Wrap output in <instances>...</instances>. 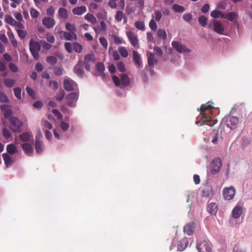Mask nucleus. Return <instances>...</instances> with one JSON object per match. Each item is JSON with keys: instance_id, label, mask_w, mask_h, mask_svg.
I'll return each instance as SVG.
<instances>
[{"instance_id": "603ef678", "label": "nucleus", "mask_w": 252, "mask_h": 252, "mask_svg": "<svg viewBox=\"0 0 252 252\" xmlns=\"http://www.w3.org/2000/svg\"><path fill=\"white\" fill-rule=\"evenodd\" d=\"M64 95L65 92L63 90H61L56 94V98L57 100L61 101L63 99Z\"/></svg>"}, {"instance_id": "20e7f679", "label": "nucleus", "mask_w": 252, "mask_h": 252, "mask_svg": "<svg viewBox=\"0 0 252 252\" xmlns=\"http://www.w3.org/2000/svg\"><path fill=\"white\" fill-rule=\"evenodd\" d=\"M9 127L14 132H20L21 131L23 123L16 117H12L9 120Z\"/></svg>"}, {"instance_id": "a211bd4d", "label": "nucleus", "mask_w": 252, "mask_h": 252, "mask_svg": "<svg viewBox=\"0 0 252 252\" xmlns=\"http://www.w3.org/2000/svg\"><path fill=\"white\" fill-rule=\"evenodd\" d=\"M133 58L135 63V66L139 68L143 67L142 63L141 62V58L138 52L135 50L132 51Z\"/></svg>"}, {"instance_id": "1a4fd4ad", "label": "nucleus", "mask_w": 252, "mask_h": 252, "mask_svg": "<svg viewBox=\"0 0 252 252\" xmlns=\"http://www.w3.org/2000/svg\"><path fill=\"white\" fill-rule=\"evenodd\" d=\"M126 34L130 44L134 47L139 48V40L137 35L131 31L127 32Z\"/></svg>"}, {"instance_id": "bf43d9fd", "label": "nucleus", "mask_w": 252, "mask_h": 252, "mask_svg": "<svg viewBox=\"0 0 252 252\" xmlns=\"http://www.w3.org/2000/svg\"><path fill=\"white\" fill-rule=\"evenodd\" d=\"M46 61L48 63H49L52 64H54L56 63L57 62V58L54 56L48 57L46 59Z\"/></svg>"}, {"instance_id": "4468645a", "label": "nucleus", "mask_w": 252, "mask_h": 252, "mask_svg": "<svg viewBox=\"0 0 252 252\" xmlns=\"http://www.w3.org/2000/svg\"><path fill=\"white\" fill-rule=\"evenodd\" d=\"M77 86V84L71 79H65L63 81V87L67 92L72 91Z\"/></svg>"}, {"instance_id": "f8f14e48", "label": "nucleus", "mask_w": 252, "mask_h": 252, "mask_svg": "<svg viewBox=\"0 0 252 252\" xmlns=\"http://www.w3.org/2000/svg\"><path fill=\"white\" fill-rule=\"evenodd\" d=\"M213 26V30L215 32L220 35H225V28L223 24L220 21H214Z\"/></svg>"}, {"instance_id": "ea45409f", "label": "nucleus", "mask_w": 252, "mask_h": 252, "mask_svg": "<svg viewBox=\"0 0 252 252\" xmlns=\"http://www.w3.org/2000/svg\"><path fill=\"white\" fill-rule=\"evenodd\" d=\"M125 17V14L124 12L122 11H118L116 12V15L115 16V20L117 22H120L123 18Z\"/></svg>"}, {"instance_id": "2eb2a0df", "label": "nucleus", "mask_w": 252, "mask_h": 252, "mask_svg": "<svg viewBox=\"0 0 252 252\" xmlns=\"http://www.w3.org/2000/svg\"><path fill=\"white\" fill-rule=\"evenodd\" d=\"M83 64L81 61L77 62L74 68V73L79 77H83L84 76V71L83 69Z\"/></svg>"}, {"instance_id": "7c9ffc66", "label": "nucleus", "mask_w": 252, "mask_h": 252, "mask_svg": "<svg viewBox=\"0 0 252 252\" xmlns=\"http://www.w3.org/2000/svg\"><path fill=\"white\" fill-rule=\"evenodd\" d=\"M2 156L6 166L7 167L10 166L12 164L11 158L6 153L3 154Z\"/></svg>"}, {"instance_id": "f704fd0d", "label": "nucleus", "mask_w": 252, "mask_h": 252, "mask_svg": "<svg viewBox=\"0 0 252 252\" xmlns=\"http://www.w3.org/2000/svg\"><path fill=\"white\" fill-rule=\"evenodd\" d=\"M85 19L92 24H95L97 22L96 18L93 14L88 13L85 16Z\"/></svg>"}, {"instance_id": "de8ad7c7", "label": "nucleus", "mask_w": 252, "mask_h": 252, "mask_svg": "<svg viewBox=\"0 0 252 252\" xmlns=\"http://www.w3.org/2000/svg\"><path fill=\"white\" fill-rule=\"evenodd\" d=\"M26 90L28 94L33 99H35L36 98L35 93L33 90L31 89L29 87H27L26 88Z\"/></svg>"}, {"instance_id": "39448f33", "label": "nucleus", "mask_w": 252, "mask_h": 252, "mask_svg": "<svg viewBox=\"0 0 252 252\" xmlns=\"http://www.w3.org/2000/svg\"><path fill=\"white\" fill-rule=\"evenodd\" d=\"M196 249L199 252H211V244L206 240L198 241Z\"/></svg>"}, {"instance_id": "423d86ee", "label": "nucleus", "mask_w": 252, "mask_h": 252, "mask_svg": "<svg viewBox=\"0 0 252 252\" xmlns=\"http://www.w3.org/2000/svg\"><path fill=\"white\" fill-rule=\"evenodd\" d=\"M95 61L96 59L95 55L93 54H89L84 57L83 64L84 65L85 68L87 70L90 71L91 67L94 64Z\"/></svg>"}, {"instance_id": "052dcab7", "label": "nucleus", "mask_w": 252, "mask_h": 252, "mask_svg": "<svg viewBox=\"0 0 252 252\" xmlns=\"http://www.w3.org/2000/svg\"><path fill=\"white\" fill-rule=\"evenodd\" d=\"M40 42L42 44L43 48L46 50H49L52 47V45L51 44L47 43L44 40L41 41Z\"/></svg>"}, {"instance_id": "680f3d73", "label": "nucleus", "mask_w": 252, "mask_h": 252, "mask_svg": "<svg viewBox=\"0 0 252 252\" xmlns=\"http://www.w3.org/2000/svg\"><path fill=\"white\" fill-rule=\"evenodd\" d=\"M9 67L13 72H17L18 71V68L17 66L14 63H11L9 64Z\"/></svg>"}, {"instance_id": "72a5a7b5", "label": "nucleus", "mask_w": 252, "mask_h": 252, "mask_svg": "<svg viewBox=\"0 0 252 252\" xmlns=\"http://www.w3.org/2000/svg\"><path fill=\"white\" fill-rule=\"evenodd\" d=\"M6 151L9 154L13 155L16 152V147L13 144H9L6 147Z\"/></svg>"}, {"instance_id": "4d7b16f0", "label": "nucleus", "mask_w": 252, "mask_h": 252, "mask_svg": "<svg viewBox=\"0 0 252 252\" xmlns=\"http://www.w3.org/2000/svg\"><path fill=\"white\" fill-rule=\"evenodd\" d=\"M74 50L77 53H81L82 51L83 47L81 44L78 43H75L74 44Z\"/></svg>"}, {"instance_id": "aec40b11", "label": "nucleus", "mask_w": 252, "mask_h": 252, "mask_svg": "<svg viewBox=\"0 0 252 252\" xmlns=\"http://www.w3.org/2000/svg\"><path fill=\"white\" fill-rule=\"evenodd\" d=\"M218 206L216 203H208L207 207V212L212 215H215L218 211Z\"/></svg>"}, {"instance_id": "c85d7f7f", "label": "nucleus", "mask_w": 252, "mask_h": 252, "mask_svg": "<svg viewBox=\"0 0 252 252\" xmlns=\"http://www.w3.org/2000/svg\"><path fill=\"white\" fill-rule=\"evenodd\" d=\"M42 146L43 143L42 142L39 140V139L37 138V137H36V140H35V149L36 151V153L37 154H40L42 151Z\"/></svg>"}, {"instance_id": "37998d69", "label": "nucleus", "mask_w": 252, "mask_h": 252, "mask_svg": "<svg viewBox=\"0 0 252 252\" xmlns=\"http://www.w3.org/2000/svg\"><path fill=\"white\" fill-rule=\"evenodd\" d=\"M233 252H246V250L244 247L237 244L234 247Z\"/></svg>"}, {"instance_id": "e2e57ef3", "label": "nucleus", "mask_w": 252, "mask_h": 252, "mask_svg": "<svg viewBox=\"0 0 252 252\" xmlns=\"http://www.w3.org/2000/svg\"><path fill=\"white\" fill-rule=\"evenodd\" d=\"M183 18L187 22H189L192 20V16L190 13H187L184 15Z\"/></svg>"}, {"instance_id": "c03bdc74", "label": "nucleus", "mask_w": 252, "mask_h": 252, "mask_svg": "<svg viewBox=\"0 0 252 252\" xmlns=\"http://www.w3.org/2000/svg\"><path fill=\"white\" fill-rule=\"evenodd\" d=\"M5 22L11 25H15L17 23V22L14 20L11 16H6L5 17Z\"/></svg>"}, {"instance_id": "3c124183", "label": "nucleus", "mask_w": 252, "mask_h": 252, "mask_svg": "<svg viewBox=\"0 0 252 252\" xmlns=\"http://www.w3.org/2000/svg\"><path fill=\"white\" fill-rule=\"evenodd\" d=\"M134 26L138 30L142 31L145 30V25L143 22L137 21L135 23Z\"/></svg>"}, {"instance_id": "ddd939ff", "label": "nucleus", "mask_w": 252, "mask_h": 252, "mask_svg": "<svg viewBox=\"0 0 252 252\" xmlns=\"http://www.w3.org/2000/svg\"><path fill=\"white\" fill-rule=\"evenodd\" d=\"M238 122L239 119L237 117L229 116L226 118V126L231 129H233L236 127Z\"/></svg>"}, {"instance_id": "13d9d810", "label": "nucleus", "mask_w": 252, "mask_h": 252, "mask_svg": "<svg viewBox=\"0 0 252 252\" xmlns=\"http://www.w3.org/2000/svg\"><path fill=\"white\" fill-rule=\"evenodd\" d=\"M16 31L20 38L23 39L26 37L27 35L26 31L20 29L17 30Z\"/></svg>"}, {"instance_id": "a878e982", "label": "nucleus", "mask_w": 252, "mask_h": 252, "mask_svg": "<svg viewBox=\"0 0 252 252\" xmlns=\"http://www.w3.org/2000/svg\"><path fill=\"white\" fill-rule=\"evenodd\" d=\"M242 213V208L241 206H237L232 211V216L235 219L239 218Z\"/></svg>"}, {"instance_id": "8fccbe9b", "label": "nucleus", "mask_w": 252, "mask_h": 252, "mask_svg": "<svg viewBox=\"0 0 252 252\" xmlns=\"http://www.w3.org/2000/svg\"><path fill=\"white\" fill-rule=\"evenodd\" d=\"M117 67L118 69L122 72H124L126 71L125 65L122 62H119L117 63Z\"/></svg>"}, {"instance_id": "58836bf2", "label": "nucleus", "mask_w": 252, "mask_h": 252, "mask_svg": "<svg viewBox=\"0 0 252 252\" xmlns=\"http://www.w3.org/2000/svg\"><path fill=\"white\" fill-rule=\"evenodd\" d=\"M47 17H53L55 14V9L53 6L48 7L46 10Z\"/></svg>"}, {"instance_id": "4c0bfd02", "label": "nucleus", "mask_w": 252, "mask_h": 252, "mask_svg": "<svg viewBox=\"0 0 252 252\" xmlns=\"http://www.w3.org/2000/svg\"><path fill=\"white\" fill-rule=\"evenodd\" d=\"M2 135L3 137L8 140L12 139V135L10 131L6 128L4 127L2 129Z\"/></svg>"}, {"instance_id": "393cba45", "label": "nucleus", "mask_w": 252, "mask_h": 252, "mask_svg": "<svg viewBox=\"0 0 252 252\" xmlns=\"http://www.w3.org/2000/svg\"><path fill=\"white\" fill-rule=\"evenodd\" d=\"M19 137L23 142H29L31 140V138H33V136L31 132H25L20 134Z\"/></svg>"}, {"instance_id": "49530a36", "label": "nucleus", "mask_w": 252, "mask_h": 252, "mask_svg": "<svg viewBox=\"0 0 252 252\" xmlns=\"http://www.w3.org/2000/svg\"><path fill=\"white\" fill-rule=\"evenodd\" d=\"M66 29L70 31L71 32L75 33L76 29L75 26L69 23H67L65 25Z\"/></svg>"}, {"instance_id": "774afa93", "label": "nucleus", "mask_w": 252, "mask_h": 252, "mask_svg": "<svg viewBox=\"0 0 252 252\" xmlns=\"http://www.w3.org/2000/svg\"><path fill=\"white\" fill-rule=\"evenodd\" d=\"M155 19L157 21H159L162 18V13L159 11H156L155 12Z\"/></svg>"}, {"instance_id": "4be33fe9", "label": "nucleus", "mask_w": 252, "mask_h": 252, "mask_svg": "<svg viewBox=\"0 0 252 252\" xmlns=\"http://www.w3.org/2000/svg\"><path fill=\"white\" fill-rule=\"evenodd\" d=\"M189 244L188 240L187 238H183L178 242V250L180 251H183L187 248Z\"/></svg>"}, {"instance_id": "dca6fc26", "label": "nucleus", "mask_w": 252, "mask_h": 252, "mask_svg": "<svg viewBox=\"0 0 252 252\" xmlns=\"http://www.w3.org/2000/svg\"><path fill=\"white\" fill-rule=\"evenodd\" d=\"M0 108L3 112L4 117L8 120L13 117L12 116V111L9 108V106L7 105H1L0 106Z\"/></svg>"}, {"instance_id": "6ab92c4d", "label": "nucleus", "mask_w": 252, "mask_h": 252, "mask_svg": "<svg viewBox=\"0 0 252 252\" xmlns=\"http://www.w3.org/2000/svg\"><path fill=\"white\" fill-rule=\"evenodd\" d=\"M195 228V224L193 222H189L184 227V232L188 235H191L194 232Z\"/></svg>"}, {"instance_id": "09e8293b", "label": "nucleus", "mask_w": 252, "mask_h": 252, "mask_svg": "<svg viewBox=\"0 0 252 252\" xmlns=\"http://www.w3.org/2000/svg\"><path fill=\"white\" fill-rule=\"evenodd\" d=\"M119 51V52H120V54L121 55V56L122 57H123L124 58H126L128 56V51L125 47H120Z\"/></svg>"}, {"instance_id": "c9c22d12", "label": "nucleus", "mask_w": 252, "mask_h": 252, "mask_svg": "<svg viewBox=\"0 0 252 252\" xmlns=\"http://www.w3.org/2000/svg\"><path fill=\"white\" fill-rule=\"evenodd\" d=\"M172 9L177 13H183L185 11V8L184 6L178 4H174Z\"/></svg>"}, {"instance_id": "cd10ccee", "label": "nucleus", "mask_w": 252, "mask_h": 252, "mask_svg": "<svg viewBox=\"0 0 252 252\" xmlns=\"http://www.w3.org/2000/svg\"><path fill=\"white\" fill-rule=\"evenodd\" d=\"M63 37L66 40H71L72 39H76L77 38L75 33L68 32H63Z\"/></svg>"}, {"instance_id": "0eeeda50", "label": "nucleus", "mask_w": 252, "mask_h": 252, "mask_svg": "<svg viewBox=\"0 0 252 252\" xmlns=\"http://www.w3.org/2000/svg\"><path fill=\"white\" fill-rule=\"evenodd\" d=\"M221 166V160L220 158H217L213 159L211 164V173L213 175L216 174L219 172Z\"/></svg>"}, {"instance_id": "473e14b6", "label": "nucleus", "mask_w": 252, "mask_h": 252, "mask_svg": "<svg viewBox=\"0 0 252 252\" xmlns=\"http://www.w3.org/2000/svg\"><path fill=\"white\" fill-rule=\"evenodd\" d=\"M157 35L159 38L164 40L167 38V34L165 30L158 29L157 32Z\"/></svg>"}, {"instance_id": "338daca9", "label": "nucleus", "mask_w": 252, "mask_h": 252, "mask_svg": "<svg viewBox=\"0 0 252 252\" xmlns=\"http://www.w3.org/2000/svg\"><path fill=\"white\" fill-rule=\"evenodd\" d=\"M99 42L104 48H107L108 45L107 41L104 37H100Z\"/></svg>"}, {"instance_id": "9b49d317", "label": "nucleus", "mask_w": 252, "mask_h": 252, "mask_svg": "<svg viewBox=\"0 0 252 252\" xmlns=\"http://www.w3.org/2000/svg\"><path fill=\"white\" fill-rule=\"evenodd\" d=\"M42 24L46 29H50L55 26L56 22L53 17H44L42 20Z\"/></svg>"}, {"instance_id": "412c9836", "label": "nucleus", "mask_w": 252, "mask_h": 252, "mask_svg": "<svg viewBox=\"0 0 252 252\" xmlns=\"http://www.w3.org/2000/svg\"><path fill=\"white\" fill-rule=\"evenodd\" d=\"M87 11V8L85 6L76 7L72 9V13L75 15H81Z\"/></svg>"}, {"instance_id": "f3484780", "label": "nucleus", "mask_w": 252, "mask_h": 252, "mask_svg": "<svg viewBox=\"0 0 252 252\" xmlns=\"http://www.w3.org/2000/svg\"><path fill=\"white\" fill-rule=\"evenodd\" d=\"M172 45L173 48L179 53H184L186 52H189L188 49H187L185 46L183 45L178 41H172Z\"/></svg>"}, {"instance_id": "b1692460", "label": "nucleus", "mask_w": 252, "mask_h": 252, "mask_svg": "<svg viewBox=\"0 0 252 252\" xmlns=\"http://www.w3.org/2000/svg\"><path fill=\"white\" fill-rule=\"evenodd\" d=\"M22 148L27 155L30 156L32 154L33 149L31 144L24 143L22 145Z\"/></svg>"}, {"instance_id": "a19ab883", "label": "nucleus", "mask_w": 252, "mask_h": 252, "mask_svg": "<svg viewBox=\"0 0 252 252\" xmlns=\"http://www.w3.org/2000/svg\"><path fill=\"white\" fill-rule=\"evenodd\" d=\"M208 19L205 16L202 15L198 18V22L200 25L202 27H205L207 25Z\"/></svg>"}, {"instance_id": "0e129e2a", "label": "nucleus", "mask_w": 252, "mask_h": 252, "mask_svg": "<svg viewBox=\"0 0 252 252\" xmlns=\"http://www.w3.org/2000/svg\"><path fill=\"white\" fill-rule=\"evenodd\" d=\"M60 126L63 131H66L69 128V125L64 122H62Z\"/></svg>"}, {"instance_id": "2f4dec72", "label": "nucleus", "mask_w": 252, "mask_h": 252, "mask_svg": "<svg viewBox=\"0 0 252 252\" xmlns=\"http://www.w3.org/2000/svg\"><path fill=\"white\" fill-rule=\"evenodd\" d=\"M157 62L154 54L151 53L148 58V63L150 67H153L154 65Z\"/></svg>"}, {"instance_id": "f257e3e1", "label": "nucleus", "mask_w": 252, "mask_h": 252, "mask_svg": "<svg viewBox=\"0 0 252 252\" xmlns=\"http://www.w3.org/2000/svg\"><path fill=\"white\" fill-rule=\"evenodd\" d=\"M213 108V106L209 104V102L205 104H202L200 108L198 109L200 111L201 117L199 120L196 121L195 124L197 125L200 124V126L207 125L210 126H213L214 123L212 122V118L210 117H207L206 114L205 113L206 110H211Z\"/></svg>"}, {"instance_id": "9d476101", "label": "nucleus", "mask_w": 252, "mask_h": 252, "mask_svg": "<svg viewBox=\"0 0 252 252\" xmlns=\"http://www.w3.org/2000/svg\"><path fill=\"white\" fill-rule=\"evenodd\" d=\"M235 194V189L233 187L225 188L223 189V195L225 199L232 200Z\"/></svg>"}, {"instance_id": "f03ea898", "label": "nucleus", "mask_w": 252, "mask_h": 252, "mask_svg": "<svg viewBox=\"0 0 252 252\" xmlns=\"http://www.w3.org/2000/svg\"><path fill=\"white\" fill-rule=\"evenodd\" d=\"M112 80L116 86H120L123 89L128 86L130 84V80L128 75L126 74H123L121 76V79L114 75L112 77Z\"/></svg>"}, {"instance_id": "864d4df0", "label": "nucleus", "mask_w": 252, "mask_h": 252, "mask_svg": "<svg viewBox=\"0 0 252 252\" xmlns=\"http://www.w3.org/2000/svg\"><path fill=\"white\" fill-rule=\"evenodd\" d=\"M0 101L2 103H7L8 102L7 96L4 93L0 92Z\"/></svg>"}, {"instance_id": "a18cd8bd", "label": "nucleus", "mask_w": 252, "mask_h": 252, "mask_svg": "<svg viewBox=\"0 0 252 252\" xmlns=\"http://www.w3.org/2000/svg\"><path fill=\"white\" fill-rule=\"evenodd\" d=\"M21 89L19 87H17L14 89V94L16 98L19 100L21 99Z\"/></svg>"}, {"instance_id": "e433bc0d", "label": "nucleus", "mask_w": 252, "mask_h": 252, "mask_svg": "<svg viewBox=\"0 0 252 252\" xmlns=\"http://www.w3.org/2000/svg\"><path fill=\"white\" fill-rule=\"evenodd\" d=\"M15 80L10 79H5L3 80V83L7 88H11L15 84Z\"/></svg>"}, {"instance_id": "bb28decb", "label": "nucleus", "mask_w": 252, "mask_h": 252, "mask_svg": "<svg viewBox=\"0 0 252 252\" xmlns=\"http://www.w3.org/2000/svg\"><path fill=\"white\" fill-rule=\"evenodd\" d=\"M238 16V15L236 13L231 12L225 14L224 19H227L229 21L233 22L237 19Z\"/></svg>"}, {"instance_id": "c756f323", "label": "nucleus", "mask_w": 252, "mask_h": 252, "mask_svg": "<svg viewBox=\"0 0 252 252\" xmlns=\"http://www.w3.org/2000/svg\"><path fill=\"white\" fill-rule=\"evenodd\" d=\"M225 14H223L221 11L218 10H213L211 12V16L214 18H221L224 19Z\"/></svg>"}, {"instance_id": "6e6d98bb", "label": "nucleus", "mask_w": 252, "mask_h": 252, "mask_svg": "<svg viewBox=\"0 0 252 252\" xmlns=\"http://www.w3.org/2000/svg\"><path fill=\"white\" fill-rule=\"evenodd\" d=\"M104 64L102 63H98L96 64V69L98 72L101 73L104 70Z\"/></svg>"}, {"instance_id": "5fc2aeb1", "label": "nucleus", "mask_w": 252, "mask_h": 252, "mask_svg": "<svg viewBox=\"0 0 252 252\" xmlns=\"http://www.w3.org/2000/svg\"><path fill=\"white\" fill-rule=\"evenodd\" d=\"M149 27L150 29L154 31H156L157 30L158 26L156 21L154 19H151L150 21Z\"/></svg>"}, {"instance_id": "5701e85b", "label": "nucleus", "mask_w": 252, "mask_h": 252, "mask_svg": "<svg viewBox=\"0 0 252 252\" xmlns=\"http://www.w3.org/2000/svg\"><path fill=\"white\" fill-rule=\"evenodd\" d=\"M58 16L62 19H67L68 18L67 10L63 7H60L58 10Z\"/></svg>"}, {"instance_id": "7ed1b4c3", "label": "nucleus", "mask_w": 252, "mask_h": 252, "mask_svg": "<svg viewBox=\"0 0 252 252\" xmlns=\"http://www.w3.org/2000/svg\"><path fill=\"white\" fill-rule=\"evenodd\" d=\"M29 45L30 52L34 59L38 60L40 57L38 52L41 49L40 43L32 38L30 40Z\"/></svg>"}, {"instance_id": "69168bd1", "label": "nucleus", "mask_w": 252, "mask_h": 252, "mask_svg": "<svg viewBox=\"0 0 252 252\" xmlns=\"http://www.w3.org/2000/svg\"><path fill=\"white\" fill-rule=\"evenodd\" d=\"M64 47L65 50L69 53H71L72 51V44L70 42H66L64 44Z\"/></svg>"}, {"instance_id": "79ce46f5", "label": "nucleus", "mask_w": 252, "mask_h": 252, "mask_svg": "<svg viewBox=\"0 0 252 252\" xmlns=\"http://www.w3.org/2000/svg\"><path fill=\"white\" fill-rule=\"evenodd\" d=\"M30 14L33 19L37 18L40 15L39 12L34 8H31Z\"/></svg>"}, {"instance_id": "6e6552de", "label": "nucleus", "mask_w": 252, "mask_h": 252, "mask_svg": "<svg viewBox=\"0 0 252 252\" xmlns=\"http://www.w3.org/2000/svg\"><path fill=\"white\" fill-rule=\"evenodd\" d=\"M79 93H71L68 95H67L65 98L67 100V105L71 107H74L75 106L76 102L78 99Z\"/></svg>"}]
</instances>
